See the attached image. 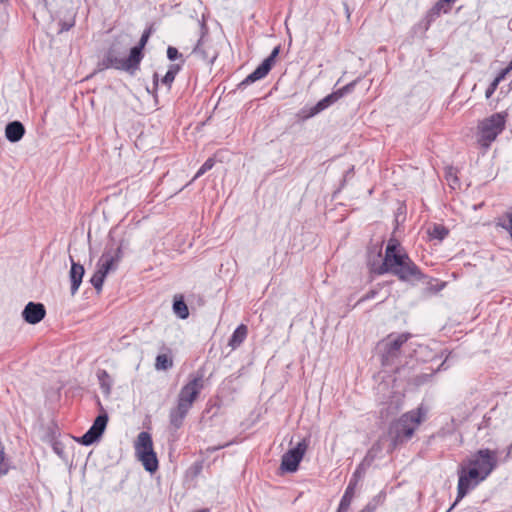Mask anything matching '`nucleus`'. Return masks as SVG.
Masks as SVG:
<instances>
[{
    "label": "nucleus",
    "mask_w": 512,
    "mask_h": 512,
    "mask_svg": "<svg viewBox=\"0 0 512 512\" xmlns=\"http://www.w3.org/2000/svg\"><path fill=\"white\" fill-rule=\"evenodd\" d=\"M376 273L380 275L392 273L401 281H418L424 277L418 266L406 253L400 251L398 243L393 240L387 244L384 260Z\"/></svg>",
    "instance_id": "obj_1"
},
{
    "label": "nucleus",
    "mask_w": 512,
    "mask_h": 512,
    "mask_svg": "<svg viewBox=\"0 0 512 512\" xmlns=\"http://www.w3.org/2000/svg\"><path fill=\"white\" fill-rule=\"evenodd\" d=\"M203 388L204 374L197 372L195 375H191L189 381L180 389L176 406L171 408L169 412V422L175 430L183 425L184 419Z\"/></svg>",
    "instance_id": "obj_2"
},
{
    "label": "nucleus",
    "mask_w": 512,
    "mask_h": 512,
    "mask_svg": "<svg viewBox=\"0 0 512 512\" xmlns=\"http://www.w3.org/2000/svg\"><path fill=\"white\" fill-rule=\"evenodd\" d=\"M426 410L420 406L416 410L404 413L399 419L394 421L389 428L393 447L410 440L418 428L425 420Z\"/></svg>",
    "instance_id": "obj_3"
},
{
    "label": "nucleus",
    "mask_w": 512,
    "mask_h": 512,
    "mask_svg": "<svg viewBox=\"0 0 512 512\" xmlns=\"http://www.w3.org/2000/svg\"><path fill=\"white\" fill-rule=\"evenodd\" d=\"M410 338V333L389 334L380 341L378 349L381 353L382 364L385 366L394 364L402 353L405 352Z\"/></svg>",
    "instance_id": "obj_4"
},
{
    "label": "nucleus",
    "mask_w": 512,
    "mask_h": 512,
    "mask_svg": "<svg viewBox=\"0 0 512 512\" xmlns=\"http://www.w3.org/2000/svg\"><path fill=\"white\" fill-rule=\"evenodd\" d=\"M135 452L145 470L151 473L157 470L158 460L153 450L152 437L148 432L142 431L138 434L135 442Z\"/></svg>",
    "instance_id": "obj_5"
},
{
    "label": "nucleus",
    "mask_w": 512,
    "mask_h": 512,
    "mask_svg": "<svg viewBox=\"0 0 512 512\" xmlns=\"http://www.w3.org/2000/svg\"><path fill=\"white\" fill-rule=\"evenodd\" d=\"M505 126V118L499 113L493 114L491 117L483 120L479 126L478 142L481 146L488 148L496 139L498 134L502 132Z\"/></svg>",
    "instance_id": "obj_6"
},
{
    "label": "nucleus",
    "mask_w": 512,
    "mask_h": 512,
    "mask_svg": "<svg viewBox=\"0 0 512 512\" xmlns=\"http://www.w3.org/2000/svg\"><path fill=\"white\" fill-rule=\"evenodd\" d=\"M469 465L478 468L482 474L480 480H485L497 466V452L481 449L472 456Z\"/></svg>",
    "instance_id": "obj_7"
},
{
    "label": "nucleus",
    "mask_w": 512,
    "mask_h": 512,
    "mask_svg": "<svg viewBox=\"0 0 512 512\" xmlns=\"http://www.w3.org/2000/svg\"><path fill=\"white\" fill-rule=\"evenodd\" d=\"M480 477H482L480 470L474 466H471L468 471H466L464 468L461 470L457 487V499L447 512H450L455 507L457 502L461 500L469 492L470 489L474 488L481 481Z\"/></svg>",
    "instance_id": "obj_8"
},
{
    "label": "nucleus",
    "mask_w": 512,
    "mask_h": 512,
    "mask_svg": "<svg viewBox=\"0 0 512 512\" xmlns=\"http://www.w3.org/2000/svg\"><path fill=\"white\" fill-rule=\"evenodd\" d=\"M307 447L308 442L306 439H303L294 448H291L286 453H284L281 459V470L289 473L297 471L299 463L303 459Z\"/></svg>",
    "instance_id": "obj_9"
},
{
    "label": "nucleus",
    "mask_w": 512,
    "mask_h": 512,
    "mask_svg": "<svg viewBox=\"0 0 512 512\" xmlns=\"http://www.w3.org/2000/svg\"><path fill=\"white\" fill-rule=\"evenodd\" d=\"M108 419L106 412L98 415L89 430L78 439V442L84 446H89L98 441L106 429Z\"/></svg>",
    "instance_id": "obj_10"
},
{
    "label": "nucleus",
    "mask_w": 512,
    "mask_h": 512,
    "mask_svg": "<svg viewBox=\"0 0 512 512\" xmlns=\"http://www.w3.org/2000/svg\"><path fill=\"white\" fill-rule=\"evenodd\" d=\"M279 54V47H275L270 56L267 57L252 73H250L240 84L239 87H246L247 85L264 78L271 70L275 58Z\"/></svg>",
    "instance_id": "obj_11"
},
{
    "label": "nucleus",
    "mask_w": 512,
    "mask_h": 512,
    "mask_svg": "<svg viewBox=\"0 0 512 512\" xmlns=\"http://www.w3.org/2000/svg\"><path fill=\"white\" fill-rule=\"evenodd\" d=\"M107 54L110 58V63L113 65L114 69L122 70L129 72L130 74H134V72L138 69L139 63L135 60H131V53L127 58L121 56V53L115 49V46L109 48Z\"/></svg>",
    "instance_id": "obj_12"
},
{
    "label": "nucleus",
    "mask_w": 512,
    "mask_h": 512,
    "mask_svg": "<svg viewBox=\"0 0 512 512\" xmlns=\"http://www.w3.org/2000/svg\"><path fill=\"white\" fill-rule=\"evenodd\" d=\"M122 258L121 246L115 250L106 249L97 263V269L107 275L110 271H114Z\"/></svg>",
    "instance_id": "obj_13"
},
{
    "label": "nucleus",
    "mask_w": 512,
    "mask_h": 512,
    "mask_svg": "<svg viewBox=\"0 0 512 512\" xmlns=\"http://www.w3.org/2000/svg\"><path fill=\"white\" fill-rule=\"evenodd\" d=\"M45 315L46 310L42 303L29 302L22 311V317L29 324L39 323Z\"/></svg>",
    "instance_id": "obj_14"
},
{
    "label": "nucleus",
    "mask_w": 512,
    "mask_h": 512,
    "mask_svg": "<svg viewBox=\"0 0 512 512\" xmlns=\"http://www.w3.org/2000/svg\"><path fill=\"white\" fill-rule=\"evenodd\" d=\"M70 261L71 269L69 272V277L71 281V294L75 295L82 283V278L84 276L85 270L84 267L81 264L76 263L71 256Z\"/></svg>",
    "instance_id": "obj_15"
},
{
    "label": "nucleus",
    "mask_w": 512,
    "mask_h": 512,
    "mask_svg": "<svg viewBox=\"0 0 512 512\" xmlns=\"http://www.w3.org/2000/svg\"><path fill=\"white\" fill-rule=\"evenodd\" d=\"M358 476H359V471L357 470L354 473L353 478L350 480L349 485L347 486L346 491L340 501L339 508H338L339 512H347L348 511L351 501H352V498L354 496V491H355V487L357 484Z\"/></svg>",
    "instance_id": "obj_16"
},
{
    "label": "nucleus",
    "mask_w": 512,
    "mask_h": 512,
    "mask_svg": "<svg viewBox=\"0 0 512 512\" xmlns=\"http://www.w3.org/2000/svg\"><path fill=\"white\" fill-rule=\"evenodd\" d=\"M25 134L24 125L19 121H13L6 125L5 136L8 141L15 143L22 139Z\"/></svg>",
    "instance_id": "obj_17"
},
{
    "label": "nucleus",
    "mask_w": 512,
    "mask_h": 512,
    "mask_svg": "<svg viewBox=\"0 0 512 512\" xmlns=\"http://www.w3.org/2000/svg\"><path fill=\"white\" fill-rule=\"evenodd\" d=\"M456 0H438L430 9L428 16L431 20L439 17L441 13H448Z\"/></svg>",
    "instance_id": "obj_18"
},
{
    "label": "nucleus",
    "mask_w": 512,
    "mask_h": 512,
    "mask_svg": "<svg viewBox=\"0 0 512 512\" xmlns=\"http://www.w3.org/2000/svg\"><path fill=\"white\" fill-rule=\"evenodd\" d=\"M151 34V28L145 30L140 38L139 44L134 46L131 51V60L137 61L139 64L143 58L142 49L146 45Z\"/></svg>",
    "instance_id": "obj_19"
},
{
    "label": "nucleus",
    "mask_w": 512,
    "mask_h": 512,
    "mask_svg": "<svg viewBox=\"0 0 512 512\" xmlns=\"http://www.w3.org/2000/svg\"><path fill=\"white\" fill-rule=\"evenodd\" d=\"M97 378L102 393L105 396H109L113 385V380L111 376L108 374L106 370L100 369L97 371Z\"/></svg>",
    "instance_id": "obj_20"
},
{
    "label": "nucleus",
    "mask_w": 512,
    "mask_h": 512,
    "mask_svg": "<svg viewBox=\"0 0 512 512\" xmlns=\"http://www.w3.org/2000/svg\"><path fill=\"white\" fill-rule=\"evenodd\" d=\"M337 100H338V98L334 92L327 95L326 97L321 99L315 106H313L311 108L309 116H314V115L320 113L321 111L325 110L330 105L335 103Z\"/></svg>",
    "instance_id": "obj_21"
},
{
    "label": "nucleus",
    "mask_w": 512,
    "mask_h": 512,
    "mask_svg": "<svg viewBox=\"0 0 512 512\" xmlns=\"http://www.w3.org/2000/svg\"><path fill=\"white\" fill-rule=\"evenodd\" d=\"M247 336V327L244 324L239 325L233 332L228 345L235 349L242 344Z\"/></svg>",
    "instance_id": "obj_22"
},
{
    "label": "nucleus",
    "mask_w": 512,
    "mask_h": 512,
    "mask_svg": "<svg viewBox=\"0 0 512 512\" xmlns=\"http://www.w3.org/2000/svg\"><path fill=\"white\" fill-rule=\"evenodd\" d=\"M497 226H500L503 229H505L512 239V209H509L498 218Z\"/></svg>",
    "instance_id": "obj_23"
},
{
    "label": "nucleus",
    "mask_w": 512,
    "mask_h": 512,
    "mask_svg": "<svg viewBox=\"0 0 512 512\" xmlns=\"http://www.w3.org/2000/svg\"><path fill=\"white\" fill-rule=\"evenodd\" d=\"M173 366V359L168 354H159L156 357L155 368L156 370H168Z\"/></svg>",
    "instance_id": "obj_24"
},
{
    "label": "nucleus",
    "mask_w": 512,
    "mask_h": 512,
    "mask_svg": "<svg viewBox=\"0 0 512 512\" xmlns=\"http://www.w3.org/2000/svg\"><path fill=\"white\" fill-rule=\"evenodd\" d=\"M428 234L430 238L441 241L448 235V229L443 225L434 224L431 228L428 229Z\"/></svg>",
    "instance_id": "obj_25"
},
{
    "label": "nucleus",
    "mask_w": 512,
    "mask_h": 512,
    "mask_svg": "<svg viewBox=\"0 0 512 512\" xmlns=\"http://www.w3.org/2000/svg\"><path fill=\"white\" fill-rule=\"evenodd\" d=\"M173 310L174 313L181 319H186L189 316L188 307L182 299L174 301Z\"/></svg>",
    "instance_id": "obj_26"
},
{
    "label": "nucleus",
    "mask_w": 512,
    "mask_h": 512,
    "mask_svg": "<svg viewBox=\"0 0 512 512\" xmlns=\"http://www.w3.org/2000/svg\"><path fill=\"white\" fill-rule=\"evenodd\" d=\"M105 277L106 275L97 269L90 279L91 284L98 292L102 290Z\"/></svg>",
    "instance_id": "obj_27"
},
{
    "label": "nucleus",
    "mask_w": 512,
    "mask_h": 512,
    "mask_svg": "<svg viewBox=\"0 0 512 512\" xmlns=\"http://www.w3.org/2000/svg\"><path fill=\"white\" fill-rule=\"evenodd\" d=\"M178 70H179L178 65H171L169 70L166 72L165 76L162 78V83L165 84L166 86L170 87V85L172 84V82L175 79V76H176Z\"/></svg>",
    "instance_id": "obj_28"
},
{
    "label": "nucleus",
    "mask_w": 512,
    "mask_h": 512,
    "mask_svg": "<svg viewBox=\"0 0 512 512\" xmlns=\"http://www.w3.org/2000/svg\"><path fill=\"white\" fill-rule=\"evenodd\" d=\"M215 164V160L214 158H208L204 164L200 167V169L197 171L196 175L194 176L193 180L199 178L200 176H202L204 173H206L207 171H209L210 169H212V167L214 166Z\"/></svg>",
    "instance_id": "obj_29"
},
{
    "label": "nucleus",
    "mask_w": 512,
    "mask_h": 512,
    "mask_svg": "<svg viewBox=\"0 0 512 512\" xmlns=\"http://www.w3.org/2000/svg\"><path fill=\"white\" fill-rule=\"evenodd\" d=\"M382 496L378 495L372 501H370L360 512H374L380 503Z\"/></svg>",
    "instance_id": "obj_30"
},
{
    "label": "nucleus",
    "mask_w": 512,
    "mask_h": 512,
    "mask_svg": "<svg viewBox=\"0 0 512 512\" xmlns=\"http://www.w3.org/2000/svg\"><path fill=\"white\" fill-rule=\"evenodd\" d=\"M356 82L353 81L347 85H345L344 87L340 88L339 90H337L336 92H334L338 98V100L343 97L345 94L351 92L355 86Z\"/></svg>",
    "instance_id": "obj_31"
},
{
    "label": "nucleus",
    "mask_w": 512,
    "mask_h": 512,
    "mask_svg": "<svg viewBox=\"0 0 512 512\" xmlns=\"http://www.w3.org/2000/svg\"><path fill=\"white\" fill-rule=\"evenodd\" d=\"M109 68H113V65L110 63V58H109L108 54L106 53L104 58L102 59V61L99 62V64H98V70L102 71V70L109 69Z\"/></svg>",
    "instance_id": "obj_32"
},
{
    "label": "nucleus",
    "mask_w": 512,
    "mask_h": 512,
    "mask_svg": "<svg viewBox=\"0 0 512 512\" xmlns=\"http://www.w3.org/2000/svg\"><path fill=\"white\" fill-rule=\"evenodd\" d=\"M167 57L169 60L174 61L180 57V54L175 47L169 46L167 49Z\"/></svg>",
    "instance_id": "obj_33"
},
{
    "label": "nucleus",
    "mask_w": 512,
    "mask_h": 512,
    "mask_svg": "<svg viewBox=\"0 0 512 512\" xmlns=\"http://www.w3.org/2000/svg\"><path fill=\"white\" fill-rule=\"evenodd\" d=\"M498 85H499L498 82H496L495 80L492 81V83L490 84V86L486 90V93H485L486 98H490L493 95V93L497 89Z\"/></svg>",
    "instance_id": "obj_34"
},
{
    "label": "nucleus",
    "mask_w": 512,
    "mask_h": 512,
    "mask_svg": "<svg viewBox=\"0 0 512 512\" xmlns=\"http://www.w3.org/2000/svg\"><path fill=\"white\" fill-rule=\"evenodd\" d=\"M446 178L449 181L451 187H454V185L458 182L457 176L454 175L451 169L447 172Z\"/></svg>",
    "instance_id": "obj_35"
},
{
    "label": "nucleus",
    "mask_w": 512,
    "mask_h": 512,
    "mask_svg": "<svg viewBox=\"0 0 512 512\" xmlns=\"http://www.w3.org/2000/svg\"><path fill=\"white\" fill-rule=\"evenodd\" d=\"M510 69L506 67L505 69L501 70L500 73L497 75V77L494 79L496 82L500 83L506 75L509 73Z\"/></svg>",
    "instance_id": "obj_36"
},
{
    "label": "nucleus",
    "mask_w": 512,
    "mask_h": 512,
    "mask_svg": "<svg viewBox=\"0 0 512 512\" xmlns=\"http://www.w3.org/2000/svg\"><path fill=\"white\" fill-rule=\"evenodd\" d=\"M376 294H377L376 290H371L367 294H365L363 297H361L358 302L360 303V302H363L365 300L372 299V298L375 297Z\"/></svg>",
    "instance_id": "obj_37"
},
{
    "label": "nucleus",
    "mask_w": 512,
    "mask_h": 512,
    "mask_svg": "<svg viewBox=\"0 0 512 512\" xmlns=\"http://www.w3.org/2000/svg\"><path fill=\"white\" fill-rule=\"evenodd\" d=\"M201 45H202V43H201V41H199L197 46L194 48L193 53L197 54V55L201 54L203 58H206V56L204 55V53L201 50Z\"/></svg>",
    "instance_id": "obj_38"
},
{
    "label": "nucleus",
    "mask_w": 512,
    "mask_h": 512,
    "mask_svg": "<svg viewBox=\"0 0 512 512\" xmlns=\"http://www.w3.org/2000/svg\"><path fill=\"white\" fill-rule=\"evenodd\" d=\"M225 446H226V445H221V446H218V447L214 448L213 450L221 449V448H223V447H225Z\"/></svg>",
    "instance_id": "obj_39"
},
{
    "label": "nucleus",
    "mask_w": 512,
    "mask_h": 512,
    "mask_svg": "<svg viewBox=\"0 0 512 512\" xmlns=\"http://www.w3.org/2000/svg\"><path fill=\"white\" fill-rule=\"evenodd\" d=\"M156 77H157V74H154V83L157 85V79H156Z\"/></svg>",
    "instance_id": "obj_40"
},
{
    "label": "nucleus",
    "mask_w": 512,
    "mask_h": 512,
    "mask_svg": "<svg viewBox=\"0 0 512 512\" xmlns=\"http://www.w3.org/2000/svg\"><path fill=\"white\" fill-rule=\"evenodd\" d=\"M510 70H512V61L510 62V64L507 66Z\"/></svg>",
    "instance_id": "obj_41"
},
{
    "label": "nucleus",
    "mask_w": 512,
    "mask_h": 512,
    "mask_svg": "<svg viewBox=\"0 0 512 512\" xmlns=\"http://www.w3.org/2000/svg\"><path fill=\"white\" fill-rule=\"evenodd\" d=\"M41 3L46 4L47 0H39Z\"/></svg>",
    "instance_id": "obj_42"
}]
</instances>
